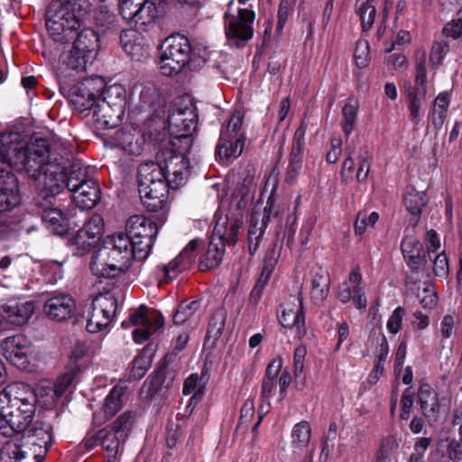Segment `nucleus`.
<instances>
[{
	"mask_svg": "<svg viewBox=\"0 0 462 462\" xmlns=\"http://www.w3.org/2000/svg\"><path fill=\"white\" fill-rule=\"evenodd\" d=\"M48 140L37 138L26 145L17 132L4 133L0 135V180L13 175L11 168L25 171L29 176H36L47 154Z\"/></svg>",
	"mask_w": 462,
	"mask_h": 462,
	"instance_id": "obj_1",
	"label": "nucleus"
},
{
	"mask_svg": "<svg viewBox=\"0 0 462 462\" xmlns=\"http://www.w3.org/2000/svg\"><path fill=\"white\" fill-rule=\"evenodd\" d=\"M162 169L148 162L138 169V190L143 206L148 211L157 212L165 207L169 187L172 185Z\"/></svg>",
	"mask_w": 462,
	"mask_h": 462,
	"instance_id": "obj_2",
	"label": "nucleus"
},
{
	"mask_svg": "<svg viewBox=\"0 0 462 462\" xmlns=\"http://www.w3.org/2000/svg\"><path fill=\"white\" fill-rule=\"evenodd\" d=\"M76 4L66 0L65 4L52 3L46 14V28L56 36V41H69L73 32L79 27V20L74 13Z\"/></svg>",
	"mask_w": 462,
	"mask_h": 462,
	"instance_id": "obj_3",
	"label": "nucleus"
},
{
	"mask_svg": "<svg viewBox=\"0 0 462 462\" xmlns=\"http://www.w3.org/2000/svg\"><path fill=\"white\" fill-rule=\"evenodd\" d=\"M191 46L187 37L173 34L162 46L160 70L164 76H172L182 70L189 60Z\"/></svg>",
	"mask_w": 462,
	"mask_h": 462,
	"instance_id": "obj_4",
	"label": "nucleus"
},
{
	"mask_svg": "<svg viewBox=\"0 0 462 462\" xmlns=\"http://www.w3.org/2000/svg\"><path fill=\"white\" fill-rule=\"evenodd\" d=\"M116 235L111 234L103 237L97 249L94 252L90 262V269L94 275L104 279L99 284L105 282L106 287H115L116 272Z\"/></svg>",
	"mask_w": 462,
	"mask_h": 462,
	"instance_id": "obj_5",
	"label": "nucleus"
},
{
	"mask_svg": "<svg viewBox=\"0 0 462 462\" xmlns=\"http://www.w3.org/2000/svg\"><path fill=\"white\" fill-rule=\"evenodd\" d=\"M116 316V292L113 288L103 286L93 299L88 310L87 330L97 333L106 328Z\"/></svg>",
	"mask_w": 462,
	"mask_h": 462,
	"instance_id": "obj_6",
	"label": "nucleus"
},
{
	"mask_svg": "<svg viewBox=\"0 0 462 462\" xmlns=\"http://www.w3.org/2000/svg\"><path fill=\"white\" fill-rule=\"evenodd\" d=\"M255 13L247 8H239L237 14L225 13L224 23L227 42L237 48L243 47L254 36L253 23Z\"/></svg>",
	"mask_w": 462,
	"mask_h": 462,
	"instance_id": "obj_7",
	"label": "nucleus"
},
{
	"mask_svg": "<svg viewBox=\"0 0 462 462\" xmlns=\"http://www.w3.org/2000/svg\"><path fill=\"white\" fill-rule=\"evenodd\" d=\"M158 233L157 225L142 216H132L125 223V236L137 247L139 257H147Z\"/></svg>",
	"mask_w": 462,
	"mask_h": 462,
	"instance_id": "obj_8",
	"label": "nucleus"
},
{
	"mask_svg": "<svg viewBox=\"0 0 462 462\" xmlns=\"http://www.w3.org/2000/svg\"><path fill=\"white\" fill-rule=\"evenodd\" d=\"M63 154H56L51 152L50 143H48L47 154L42 162V166L37 171L36 176H31L37 180L42 175V189L60 194L64 190L66 186V171L65 168L61 165Z\"/></svg>",
	"mask_w": 462,
	"mask_h": 462,
	"instance_id": "obj_9",
	"label": "nucleus"
},
{
	"mask_svg": "<svg viewBox=\"0 0 462 462\" xmlns=\"http://www.w3.org/2000/svg\"><path fill=\"white\" fill-rule=\"evenodd\" d=\"M189 161L182 154L178 153L174 149L162 147L156 153V162L162 171L168 177L170 181L175 187L183 183L189 174Z\"/></svg>",
	"mask_w": 462,
	"mask_h": 462,
	"instance_id": "obj_10",
	"label": "nucleus"
},
{
	"mask_svg": "<svg viewBox=\"0 0 462 462\" xmlns=\"http://www.w3.org/2000/svg\"><path fill=\"white\" fill-rule=\"evenodd\" d=\"M18 438L33 454L37 455L36 459L42 462L52 443L51 427L43 421H32L27 430L21 432Z\"/></svg>",
	"mask_w": 462,
	"mask_h": 462,
	"instance_id": "obj_11",
	"label": "nucleus"
},
{
	"mask_svg": "<svg viewBox=\"0 0 462 462\" xmlns=\"http://www.w3.org/2000/svg\"><path fill=\"white\" fill-rule=\"evenodd\" d=\"M197 127V114L193 106L176 107L168 116V128L171 136L181 137L187 145L190 143V134Z\"/></svg>",
	"mask_w": 462,
	"mask_h": 462,
	"instance_id": "obj_12",
	"label": "nucleus"
},
{
	"mask_svg": "<svg viewBox=\"0 0 462 462\" xmlns=\"http://www.w3.org/2000/svg\"><path fill=\"white\" fill-rule=\"evenodd\" d=\"M93 60L94 58L91 56L72 48L69 53L60 57L56 69L60 82L67 86L70 85L76 80L78 74L85 71L88 64L92 63Z\"/></svg>",
	"mask_w": 462,
	"mask_h": 462,
	"instance_id": "obj_13",
	"label": "nucleus"
},
{
	"mask_svg": "<svg viewBox=\"0 0 462 462\" xmlns=\"http://www.w3.org/2000/svg\"><path fill=\"white\" fill-rule=\"evenodd\" d=\"M9 187L0 189V238L5 237L12 231L11 219L5 215L20 203L18 184L14 175L5 176Z\"/></svg>",
	"mask_w": 462,
	"mask_h": 462,
	"instance_id": "obj_14",
	"label": "nucleus"
},
{
	"mask_svg": "<svg viewBox=\"0 0 462 462\" xmlns=\"http://www.w3.org/2000/svg\"><path fill=\"white\" fill-rule=\"evenodd\" d=\"M105 82L102 78L87 79L79 82L74 87L71 102L77 110L83 112L91 109L97 102V93H100V88Z\"/></svg>",
	"mask_w": 462,
	"mask_h": 462,
	"instance_id": "obj_15",
	"label": "nucleus"
},
{
	"mask_svg": "<svg viewBox=\"0 0 462 462\" xmlns=\"http://www.w3.org/2000/svg\"><path fill=\"white\" fill-rule=\"evenodd\" d=\"M69 190L72 193L75 204L82 209L93 208L101 199L100 188L92 179L81 185L77 180H72L69 184Z\"/></svg>",
	"mask_w": 462,
	"mask_h": 462,
	"instance_id": "obj_16",
	"label": "nucleus"
},
{
	"mask_svg": "<svg viewBox=\"0 0 462 462\" xmlns=\"http://www.w3.org/2000/svg\"><path fill=\"white\" fill-rule=\"evenodd\" d=\"M279 321L284 328L296 327L299 333L305 332V315L303 310V298L300 293L283 305H281Z\"/></svg>",
	"mask_w": 462,
	"mask_h": 462,
	"instance_id": "obj_17",
	"label": "nucleus"
},
{
	"mask_svg": "<svg viewBox=\"0 0 462 462\" xmlns=\"http://www.w3.org/2000/svg\"><path fill=\"white\" fill-rule=\"evenodd\" d=\"M75 308L74 300L67 294L60 293L46 300L43 312L51 320L61 322L70 318Z\"/></svg>",
	"mask_w": 462,
	"mask_h": 462,
	"instance_id": "obj_18",
	"label": "nucleus"
},
{
	"mask_svg": "<svg viewBox=\"0 0 462 462\" xmlns=\"http://www.w3.org/2000/svg\"><path fill=\"white\" fill-rule=\"evenodd\" d=\"M9 403L22 404L25 409H31L32 404H36V395L29 385L23 383H13L0 392L2 408Z\"/></svg>",
	"mask_w": 462,
	"mask_h": 462,
	"instance_id": "obj_19",
	"label": "nucleus"
},
{
	"mask_svg": "<svg viewBox=\"0 0 462 462\" xmlns=\"http://www.w3.org/2000/svg\"><path fill=\"white\" fill-rule=\"evenodd\" d=\"M112 90L113 87L109 86L100 91L94 110V116L96 117L97 122L107 129L115 127L113 118L116 97H114Z\"/></svg>",
	"mask_w": 462,
	"mask_h": 462,
	"instance_id": "obj_20",
	"label": "nucleus"
},
{
	"mask_svg": "<svg viewBox=\"0 0 462 462\" xmlns=\"http://www.w3.org/2000/svg\"><path fill=\"white\" fill-rule=\"evenodd\" d=\"M29 348V341L23 335L8 337L1 344V350L5 357L16 366L25 364Z\"/></svg>",
	"mask_w": 462,
	"mask_h": 462,
	"instance_id": "obj_21",
	"label": "nucleus"
},
{
	"mask_svg": "<svg viewBox=\"0 0 462 462\" xmlns=\"http://www.w3.org/2000/svg\"><path fill=\"white\" fill-rule=\"evenodd\" d=\"M32 420L9 411L8 405H0V433L5 437L19 436L30 426Z\"/></svg>",
	"mask_w": 462,
	"mask_h": 462,
	"instance_id": "obj_22",
	"label": "nucleus"
},
{
	"mask_svg": "<svg viewBox=\"0 0 462 462\" xmlns=\"http://www.w3.org/2000/svg\"><path fill=\"white\" fill-rule=\"evenodd\" d=\"M255 186V170L252 165H247L243 171L241 180L232 193L233 200H236V208L244 209L247 207L249 199H253L251 194Z\"/></svg>",
	"mask_w": 462,
	"mask_h": 462,
	"instance_id": "obj_23",
	"label": "nucleus"
},
{
	"mask_svg": "<svg viewBox=\"0 0 462 462\" xmlns=\"http://www.w3.org/2000/svg\"><path fill=\"white\" fill-rule=\"evenodd\" d=\"M34 311L32 301L10 302L2 307V320L15 326H23L31 319Z\"/></svg>",
	"mask_w": 462,
	"mask_h": 462,
	"instance_id": "obj_24",
	"label": "nucleus"
},
{
	"mask_svg": "<svg viewBox=\"0 0 462 462\" xmlns=\"http://www.w3.org/2000/svg\"><path fill=\"white\" fill-rule=\"evenodd\" d=\"M143 137L145 142L152 143L154 146L167 147L170 139L169 128H166L164 119L156 116L151 117L144 125Z\"/></svg>",
	"mask_w": 462,
	"mask_h": 462,
	"instance_id": "obj_25",
	"label": "nucleus"
},
{
	"mask_svg": "<svg viewBox=\"0 0 462 462\" xmlns=\"http://www.w3.org/2000/svg\"><path fill=\"white\" fill-rule=\"evenodd\" d=\"M242 220L226 217L224 221L218 220L213 229L211 240L217 244L234 245L237 241V233L242 226Z\"/></svg>",
	"mask_w": 462,
	"mask_h": 462,
	"instance_id": "obj_26",
	"label": "nucleus"
},
{
	"mask_svg": "<svg viewBox=\"0 0 462 462\" xmlns=\"http://www.w3.org/2000/svg\"><path fill=\"white\" fill-rule=\"evenodd\" d=\"M146 257H139L137 247L133 245L124 235L117 234V277L119 273H127L134 261H143Z\"/></svg>",
	"mask_w": 462,
	"mask_h": 462,
	"instance_id": "obj_27",
	"label": "nucleus"
},
{
	"mask_svg": "<svg viewBox=\"0 0 462 462\" xmlns=\"http://www.w3.org/2000/svg\"><path fill=\"white\" fill-rule=\"evenodd\" d=\"M329 286L328 273L322 267L313 268L311 271V300L316 303L322 302L328 297Z\"/></svg>",
	"mask_w": 462,
	"mask_h": 462,
	"instance_id": "obj_28",
	"label": "nucleus"
},
{
	"mask_svg": "<svg viewBox=\"0 0 462 462\" xmlns=\"http://www.w3.org/2000/svg\"><path fill=\"white\" fill-rule=\"evenodd\" d=\"M98 42L99 38L97 32L92 29L86 28L77 34L72 48L95 59L98 50Z\"/></svg>",
	"mask_w": 462,
	"mask_h": 462,
	"instance_id": "obj_29",
	"label": "nucleus"
},
{
	"mask_svg": "<svg viewBox=\"0 0 462 462\" xmlns=\"http://www.w3.org/2000/svg\"><path fill=\"white\" fill-rule=\"evenodd\" d=\"M41 217L46 227L55 235L63 236L69 230L68 218L58 208L41 212Z\"/></svg>",
	"mask_w": 462,
	"mask_h": 462,
	"instance_id": "obj_30",
	"label": "nucleus"
},
{
	"mask_svg": "<svg viewBox=\"0 0 462 462\" xmlns=\"http://www.w3.org/2000/svg\"><path fill=\"white\" fill-rule=\"evenodd\" d=\"M422 412L427 417L433 416L439 411V399L432 387L427 383H421L418 392Z\"/></svg>",
	"mask_w": 462,
	"mask_h": 462,
	"instance_id": "obj_31",
	"label": "nucleus"
},
{
	"mask_svg": "<svg viewBox=\"0 0 462 462\" xmlns=\"http://www.w3.org/2000/svg\"><path fill=\"white\" fill-rule=\"evenodd\" d=\"M226 317L227 312L225 308H218L213 312L208 326L206 343L212 340V346L216 344L224 332Z\"/></svg>",
	"mask_w": 462,
	"mask_h": 462,
	"instance_id": "obj_32",
	"label": "nucleus"
},
{
	"mask_svg": "<svg viewBox=\"0 0 462 462\" xmlns=\"http://www.w3.org/2000/svg\"><path fill=\"white\" fill-rule=\"evenodd\" d=\"M307 131V123L302 120L300 126L294 133L292 139L291 151L290 153L289 164L296 167H302V157L305 146V134Z\"/></svg>",
	"mask_w": 462,
	"mask_h": 462,
	"instance_id": "obj_33",
	"label": "nucleus"
},
{
	"mask_svg": "<svg viewBox=\"0 0 462 462\" xmlns=\"http://www.w3.org/2000/svg\"><path fill=\"white\" fill-rule=\"evenodd\" d=\"M243 149V142L239 137L234 138L232 135L221 134L217 144V154L220 158L238 157Z\"/></svg>",
	"mask_w": 462,
	"mask_h": 462,
	"instance_id": "obj_34",
	"label": "nucleus"
},
{
	"mask_svg": "<svg viewBox=\"0 0 462 462\" xmlns=\"http://www.w3.org/2000/svg\"><path fill=\"white\" fill-rule=\"evenodd\" d=\"M311 438V428L308 421L297 423L291 431V446L295 451H302L309 446Z\"/></svg>",
	"mask_w": 462,
	"mask_h": 462,
	"instance_id": "obj_35",
	"label": "nucleus"
},
{
	"mask_svg": "<svg viewBox=\"0 0 462 462\" xmlns=\"http://www.w3.org/2000/svg\"><path fill=\"white\" fill-rule=\"evenodd\" d=\"M406 209L412 215H420L427 204V197L424 192L417 191L412 187H407L403 196Z\"/></svg>",
	"mask_w": 462,
	"mask_h": 462,
	"instance_id": "obj_36",
	"label": "nucleus"
},
{
	"mask_svg": "<svg viewBox=\"0 0 462 462\" xmlns=\"http://www.w3.org/2000/svg\"><path fill=\"white\" fill-rule=\"evenodd\" d=\"M160 8H162L160 4L157 6L152 1L141 0V2H139V6L136 9V14H134L133 21H134L135 23L143 25L149 24L159 16Z\"/></svg>",
	"mask_w": 462,
	"mask_h": 462,
	"instance_id": "obj_37",
	"label": "nucleus"
},
{
	"mask_svg": "<svg viewBox=\"0 0 462 462\" xmlns=\"http://www.w3.org/2000/svg\"><path fill=\"white\" fill-rule=\"evenodd\" d=\"M166 360V357L164 358ZM149 378L159 391L162 392V395L166 393L173 384L175 379V372L169 370L166 365V361H163L154 372L153 375H150Z\"/></svg>",
	"mask_w": 462,
	"mask_h": 462,
	"instance_id": "obj_38",
	"label": "nucleus"
},
{
	"mask_svg": "<svg viewBox=\"0 0 462 462\" xmlns=\"http://www.w3.org/2000/svg\"><path fill=\"white\" fill-rule=\"evenodd\" d=\"M70 243L74 247V254L83 256L91 252L99 242L94 236L79 229L70 239Z\"/></svg>",
	"mask_w": 462,
	"mask_h": 462,
	"instance_id": "obj_39",
	"label": "nucleus"
},
{
	"mask_svg": "<svg viewBox=\"0 0 462 462\" xmlns=\"http://www.w3.org/2000/svg\"><path fill=\"white\" fill-rule=\"evenodd\" d=\"M356 13L361 21L362 30L364 32L369 31L374 23L376 15V9L370 0H356Z\"/></svg>",
	"mask_w": 462,
	"mask_h": 462,
	"instance_id": "obj_40",
	"label": "nucleus"
},
{
	"mask_svg": "<svg viewBox=\"0 0 462 462\" xmlns=\"http://www.w3.org/2000/svg\"><path fill=\"white\" fill-rule=\"evenodd\" d=\"M268 205L264 208L263 213L254 212L251 215L249 227H248V237L252 238L253 236H263L266 229L272 205Z\"/></svg>",
	"mask_w": 462,
	"mask_h": 462,
	"instance_id": "obj_41",
	"label": "nucleus"
},
{
	"mask_svg": "<svg viewBox=\"0 0 462 462\" xmlns=\"http://www.w3.org/2000/svg\"><path fill=\"white\" fill-rule=\"evenodd\" d=\"M200 309V301L192 300L182 301L173 314V323L175 325H183L189 320H192Z\"/></svg>",
	"mask_w": 462,
	"mask_h": 462,
	"instance_id": "obj_42",
	"label": "nucleus"
},
{
	"mask_svg": "<svg viewBox=\"0 0 462 462\" xmlns=\"http://www.w3.org/2000/svg\"><path fill=\"white\" fill-rule=\"evenodd\" d=\"M80 365H76L75 367H71L68 372L61 374L57 382L50 388L51 393V400L55 401L60 398L65 391L70 386L76 377V374L80 370Z\"/></svg>",
	"mask_w": 462,
	"mask_h": 462,
	"instance_id": "obj_43",
	"label": "nucleus"
},
{
	"mask_svg": "<svg viewBox=\"0 0 462 462\" xmlns=\"http://www.w3.org/2000/svg\"><path fill=\"white\" fill-rule=\"evenodd\" d=\"M225 253V247L223 245L219 243L217 244L215 241L210 239L208 251L205 255H203L200 261V268L205 269H213L219 265L222 261V257Z\"/></svg>",
	"mask_w": 462,
	"mask_h": 462,
	"instance_id": "obj_44",
	"label": "nucleus"
},
{
	"mask_svg": "<svg viewBox=\"0 0 462 462\" xmlns=\"http://www.w3.org/2000/svg\"><path fill=\"white\" fill-rule=\"evenodd\" d=\"M358 105L357 102L352 103V100L346 103L342 108V121L341 126L343 132L346 137H349L350 134L354 130L355 124L357 117Z\"/></svg>",
	"mask_w": 462,
	"mask_h": 462,
	"instance_id": "obj_45",
	"label": "nucleus"
},
{
	"mask_svg": "<svg viewBox=\"0 0 462 462\" xmlns=\"http://www.w3.org/2000/svg\"><path fill=\"white\" fill-rule=\"evenodd\" d=\"M152 362V355L144 348L134 360L130 376L139 380L144 376Z\"/></svg>",
	"mask_w": 462,
	"mask_h": 462,
	"instance_id": "obj_46",
	"label": "nucleus"
},
{
	"mask_svg": "<svg viewBox=\"0 0 462 462\" xmlns=\"http://www.w3.org/2000/svg\"><path fill=\"white\" fill-rule=\"evenodd\" d=\"M97 441L107 451V455H116V421L100 430L97 436Z\"/></svg>",
	"mask_w": 462,
	"mask_h": 462,
	"instance_id": "obj_47",
	"label": "nucleus"
},
{
	"mask_svg": "<svg viewBox=\"0 0 462 462\" xmlns=\"http://www.w3.org/2000/svg\"><path fill=\"white\" fill-rule=\"evenodd\" d=\"M379 219L376 212L368 213L367 211H359L355 222V234L362 236L369 226L374 227Z\"/></svg>",
	"mask_w": 462,
	"mask_h": 462,
	"instance_id": "obj_48",
	"label": "nucleus"
},
{
	"mask_svg": "<svg viewBox=\"0 0 462 462\" xmlns=\"http://www.w3.org/2000/svg\"><path fill=\"white\" fill-rule=\"evenodd\" d=\"M80 229L86 232V234L94 236L100 243L103 239L101 236L105 231L104 218L98 214H94L85 222Z\"/></svg>",
	"mask_w": 462,
	"mask_h": 462,
	"instance_id": "obj_49",
	"label": "nucleus"
},
{
	"mask_svg": "<svg viewBox=\"0 0 462 462\" xmlns=\"http://www.w3.org/2000/svg\"><path fill=\"white\" fill-rule=\"evenodd\" d=\"M116 415V386H113L106 402L102 411L99 414H94V420L97 423H103L105 420L112 419Z\"/></svg>",
	"mask_w": 462,
	"mask_h": 462,
	"instance_id": "obj_50",
	"label": "nucleus"
},
{
	"mask_svg": "<svg viewBox=\"0 0 462 462\" xmlns=\"http://www.w3.org/2000/svg\"><path fill=\"white\" fill-rule=\"evenodd\" d=\"M128 33L123 31L120 34V42L124 51L130 56L133 60H141L147 56V51L140 44L132 42L130 40L126 41Z\"/></svg>",
	"mask_w": 462,
	"mask_h": 462,
	"instance_id": "obj_51",
	"label": "nucleus"
},
{
	"mask_svg": "<svg viewBox=\"0 0 462 462\" xmlns=\"http://www.w3.org/2000/svg\"><path fill=\"white\" fill-rule=\"evenodd\" d=\"M449 51V45L444 42H435L430 52V62L433 69H437L442 64L444 57Z\"/></svg>",
	"mask_w": 462,
	"mask_h": 462,
	"instance_id": "obj_52",
	"label": "nucleus"
},
{
	"mask_svg": "<svg viewBox=\"0 0 462 462\" xmlns=\"http://www.w3.org/2000/svg\"><path fill=\"white\" fill-rule=\"evenodd\" d=\"M57 195L56 193L48 192V190L42 188L34 198V205L38 209L37 213L41 215V212L55 208L54 205Z\"/></svg>",
	"mask_w": 462,
	"mask_h": 462,
	"instance_id": "obj_53",
	"label": "nucleus"
},
{
	"mask_svg": "<svg viewBox=\"0 0 462 462\" xmlns=\"http://www.w3.org/2000/svg\"><path fill=\"white\" fill-rule=\"evenodd\" d=\"M448 442L446 454L452 462L462 461V423L458 428V439H447Z\"/></svg>",
	"mask_w": 462,
	"mask_h": 462,
	"instance_id": "obj_54",
	"label": "nucleus"
},
{
	"mask_svg": "<svg viewBox=\"0 0 462 462\" xmlns=\"http://www.w3.org/2000/svg\"><path fill=\"white\" fill-rule=\"evenodd\" d=\"M134 137L130 133L121 132L117 133V147L120 146L121 150L129 155L139 154V147L134 142Z\"/></svg>",
	"mask_w": 462,
	"mask_h": 462,
	"instance_id": "obj_55",
	"label": "nucleus"
},
{
	"mask_svg": "<svg viewBox=\"0 0 462 462\" xmlns=\"http://www.w3.org/2000/svg\"><path fill=\"white\" fill-rule=\"evenodd\" d=\"M387 355H388V343L385 338H383V341L380 345V348L378 350L374 368L372 374H370V377L375 381L383 373V366H384V362L386 360Z\"/></svg>",
	"mask_w": 462,
	"mask_h": 462,
	"instance_id": "obj_56",
	"label": "nucleus"
},
{
	"mask_svg": "<svg viewBox=\"0 0 462 462\" xmlns=\"http://www.w3.org/2000/svg\"><path fill=\"white\" fill-rule=\"evenodd\" d=\"M280 254L281 246H279L276 243L273 244L265 253L262 273H266L267 274L271 275L275 264L277 263Z\"/></svg>",
	"mask_w": 462,
	"mask_h": 462,
	"instance_id": "obj_57",
	"label": "nucleus"
},
{
	"mask_svg": "<svg viewBox=\"0 0 462 462\" xmlns=\"http://www.w3.org/2000/svg\"><path fill=\"white\" fill-rule=\"evenodd\" d=\"M432 439L430 438H420L414 444L413 452L411 454L408 462H424V454Z\"/></svg>",
	"mask_w": 462,
	"mask_h": 462,
	"instance_id": "obj_58",
	"label": "nucleus"
},
{
	"mask_svg": "<svg viewBox=\"0 0 462 462\" xmlns=\"http://www.w3.org/2000/svg\"><path fill=\"white\" fill-rule=\"evenodd\" d=\"M77 180L79 182H87L89 179L87 176V169L83 166L82 162H76L70 166L69 174L66 172V186L69 189V184L70 180Z\"/></svg>",
	"mask_w": 462,
	"mask_h": 462,
	"instance_id": "obj_59",
	"label": "nucleus"
},
{
	"mask_svg": "<svg viewBox=\"0 0 462 462\" xmlns=\"http://www.w3.org/2000/svg\"><path fill=\"white\" fill-rule=\"evenodd\" d=\"M355 60L357 67L365 68L369 61V44L367 41H357L355 50Z\"/></svg>",
	"mask_w": 462,
	"mask_h": 462,
	"instance_id": "obj_60",
	"label": "nucleus"
},
{
	"mask_svg": "<svg viewBox=\"0 0 462 462\" xmlns=\"http://www.w3.org/2000/svg\"><path fill=\"white\" fill-rule=\"evenodd\" d=\"M269 279V274H267L266 273H261L259 279L257 280L256 283L254 284L253 290L250 292L249 301L251 304L257 305Z\"/></svg>",
	"mask_w": 462,
	"mask_h": 462,
	"instance_id": "obj_61",
	"label": "nucleus"
},
{
	"mask_svg": "<svg viewBox=\"0 0 462 462\" xmlns=\"http://www.w3.org/2000/svg\"><path fill=\"white\" fill-rule=\"evenodd\" d=\"M370 159L371 154L367 149H365L359 155V165L356 173V179L359 182H363L367 179L371 168Z\"/></svg>",
	"mask_w": 462,
	"mask_h": 462,
	"instance_id": "obj_62",
	"label": "nucleus"
},
{
	"mask_svg": "<svg viewBox=\"0 0 462 462\" xmlns=\"http://www.w3.org/2000/svg\"><path fill=\"white\" fill-rule=\"evenodd\" d=\"M401 246L404 257L423 252L420 242L413 236H405Z\"/></svg>",
	"mask_w": 462,
	"mask_h": 462,
	"instance_id": "obj_63",
	"label": "nucleus"
},
{
	"mask_svg": "<svg viewBox=\"0 0 462 462\" xmlns=\"http://www.w3.org/2000/svg\"><path fill=\"white\" fill-rule=\"evenodd\" d=\"M405 315V310L402 307H397L387 321V329L392 334H397L402 326V318Z\"/></svg>",
	"mask_w": 462,
	"mask_h": 462,
	"instance_id": "obj_64",
	"label": "nucleus"
}]
</instances>
